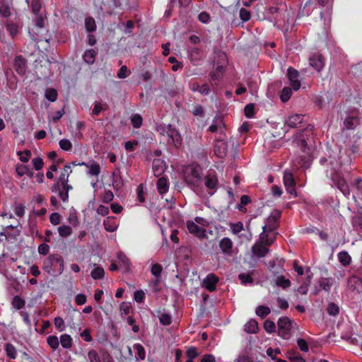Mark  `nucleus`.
<instances>
[{"label":"nucleus","instance_id":"2eb2a0df","mask_svg":"<svg viewBox=\"0 0 362 362\" xmlns=\"http://www.w3.org/2000/svg\"><path fill=\"white\" fill-rule=\"evenodd\" d=\"M186 226L190 233L198 238H204L206 235V230L199 226L196 222L187 221Z\"/></svg>","mask_w":362,"mask_h":362},{"label":"nucleus","instance_id":"423d86ee","mask_svg":"<svg viewBox=\"0 0 362 362\" xmlns=\"http://www.w3.org/2000/svg\"><path fill=\"white\" fill-rule=\"evenodd\" d=\"M361 125H362V117L359 115L358 110L351 111L347 113L344 119L342 133L346 134L345 131L354 130Z\"/></svg>","mask_w":362,"mask_h":362},{"label":"nucleus","instance_id":"4c0bfd02","mask_svg":"<svg viewBox=\"0 0 362 362\" xmlns=\"http://www.w3.org/2000/svg\"><path fill=\"white\" fill-rule=\"evenodd\" d=\"M229 226L231 233L234 235H237L244 230V225L241 221L237 223H230Z\"/></svg>","mask_w":362,"mask_h":362},{"label":"nucleus","instance_id":"8fccbe9b","mask_svg":"<svg viewBox=\"0 0 362 362\" xmlns=\"http://www.w3.org/2000/svg\"><path fill=\"white\" fill-rule=\"evenodd\" d=\"M47 342L53 349H57L59 345V341L56 336H49L47 338Z\"/></svg>","mask_w":362,"mask_h":362},{"label":"nucleus","instance_id":"774afa93","mask_svg":"<svg viewBox=\"0 0 362 362\" xmlns=\"http://www.w3.org/2000/svg\"><path fill=\"white\" fill-rule=\"evenodd\" d=\"M12 305L14 308L19 310V309H21L24 306L25 302L20 297L15 296L13 299Z\"/></svg>","mask_w":362,"mask_h":362},{"label":"nucleus","instance_id":"4d7b16f0","mask_svg":"<svg viewBox=\"0 0 362 362\" xmlns=\"http://www.w3.org/2000/svg\"><path fill=\"white\" fill-rule=\"evenodd\" d=\"M238 278L243 284H252L253 282V279L250 274H240Z\"/></svg>","mask_w":362,"mask_h":362},{"label":"nucleus","instance_id":"7ed1b4c3","mask_svg":"<svg viewBox=\"0 0 362 362\" xmlns=\"http://www.w3.org/2000/svg\"><path fill=\"white\" fill-rule=\"evenodd\" d=\"M69 177H66L64 174L60 175L56 183L52 187V192L58 193L59 198L63 202H66L69 200V192L72 189V186L68 184Z\"/></svg>","mask_w":362,"mask_h":362},{"label":"nucleus","instance_id":"cd10ccee","mask_svg":"<svg viewBox=\"0 0 362 362\" xmlns=\"http://www.w3.org/2000/svg\"><path fill=\"white\" fill-rule=\"evenodd\" d=\"M245 331L248 334H255L258 331V323L257 322L252 319L249 320L244 326Z\"/></svg>","mask_w":362,"mask_h":362},{"label":"nucleus","instance_id":"69168bd1","mask_svg":"<svg viewBox=\"0 0 362 362\" xmlns=\"http://www.w3.org/2000/svg\"><path fill=\"white\" fill-rule=\"evenodd\" d=\"M11 8L6 4H1L0 6V15L3 17L7 18L11 16Z\"/></svg>","mask_w":362,"mask_h":362},{"label":"nucleus","instance_id":"6ab92c4d","mask_svg":"<svg viewBox=\"0 0 362 362\" xmlns=\"http://www.w3.org/2000/svg\"><path fill=\"white\" fill-rule=\"evenodd\" d=\"M14 68L16 72L23 76L26 71V62L22 56H17L14 61Z\"/></svg>","mask_w":362,"mask_h":362},{"label":"nucleus","instance_id":"c03bdc74","mask_svg":"<svg viewBox=\"0 0 362 362\" xmlns=\"http://www.w3.org/2000/svg\"><path fill=\"white\" fill-rule=\"evenodd\" d=\"M117 258L124 269H128L129 267L130 262L128 257L122 252H119L117 254Z\"/></svg>","mask_w":362,"mask_h":362},{"label":"nucleus","instance_id":"a18cd8bd","mask_svg":"<svg viewBox=\"0 0 362 362\" xmlns=\"http://www.w3.org/2000/svg\"><path fill=\"white\" fill-rule=\"evenodd\" d=\"M45 96L48 100L54 102L57 99V92L54 88H48L45 91Z\"/></svg>","mask_w":362,"mask_h":362},{"label":"nucleus","instance_id":"f03ea898","mask_svg":"<svg viewBox=\"0 0 362 362\" xmlns=\"http://www.w3.org/2000/svg\"><path fill=\"white\" fill-rule=\"evenodd\" d=\"M270 270L274 276H276L274 279L275 286L281 287L283 289L291 286V281L288 279H286L284 275H277L284 272V261L282 259H276L270 262Z\"/></svg>","mask_w":362,"mask_h":362},{"label":"nucleus","instance_id":"473e14b6","mask_svg":"<svg viewBox=\"0 0 362 362\" xmlns=\"http://www.w3.org/2000/svg\"><path fill=\"white\" fill-rule=\"evenodd\" d=\"M59 343L63 348L70 349L72 346V338L69 334H62L60 337Z\"/></svg>","mask_w":362,"mask_h":362},{"label":"nucleus","instance_id":"864d4df0","mask_svg":"<svg viewBox=\"0 0 362 362\" xmlns=\"http://www.w3.org/2000/svg\"><path fill=\"white\" fill-rule=\"evenodd\" d=\"M245 115L247 118H252L255 115V105L252 103L247 104L244 109Z\"/></svg>","mask_w":362,"mask_h":362},{"label":"nucleus","instance_id":"7c9ffc66","mask_svg":"<svg viewBox=\"0 0 362 362\" xmlns=\"http://www.w3.org/2000/svg\"><path fill=\"white\" fill-rule=\"evenodd\" d=\"M338 259L343 266H348L351 262V257L346 251H341L338 253Z\"/></svg>","mask_w":362,"mask_h":362},{"label":"nucleus","instance_id":"9b49d317","mask_svg":"<svg viewBox=\"0 0 362 362\" xmlns=\"http://www.w3.org/2000/svg\"><path fill=\"white\" fill-rule=\"evenodd\" d=\"M287 77L292 89L295 91L298 90L301 86L298 71L292 67H289L287 69Z\"/></svg>","mask_w":362,"mask_h":362},{"label":"nucleus","instance_id":"6e6d98bb","mask_svg":"<svg viewBox=\"0 0 362 362\" xmlns=\"http://www.w3.org/2000/svg\"><path fill=\"white\" fill-rule=\"evenodd\" d=\"M32 164L35 170H40L44 165V161L42 158L36 157L32 160Z\"/></svg>","mask_w":362,"mask_h":362},{"label":"nucleus","instance_id":"09e8293b","mask_svg":"<svg viewBox=\"0 0 362 362\" xmlns=\"http://www.w3.org/2000/svg\"><path fill=\"white\" fill-rule=\"evenodd\" d=\"M131 121L133 127L137 129L141 126L143 119L140 115L134 114L132 116Z\"/></svg>","mask_w":362,"mask_h":362},{"label":"nucleus","instance_id":"f704fd0d","mask_svg":"<svg viewBox=\"0 0 362 362\" xmlns=\"http://www.w3.org/2000/svg\"><path fill=\"white\" fill-rule=\"evenodd\" d=\"M333 279L331 278H322L319 281V286L326 291H329L333 284Z\"/></svg>","mask_w":362,"mask_h":362},{"label":"nucleus","instance_id":"3c124183","mask_svg":"<svg viewBox=\"0 0 362 362\" xmlns=\"http://www.w3.org/2000/svg\"><path fill=\"white\" fill-rule=\"evenodd\" d=\"M327 311L329 315L335 316L339 314V308L337 304L330 303L327 305Z\"/></svg>","mask_w":362,"mask_h":362},{"label":"nucleus","instance_id":"5701e85b","mask_svg":"<svg viewBox=\"0 0 362 362\" xmlns=\"http://www.w3.org/2000/svg\"><path fill=\"white\" fill-rule=\"evenodd\" d=\"M349 286L353 290H362V280L357 276L353 275L348 279Z\"/></svg>","mask_w":362,"mask_h":362},{"label":"nucleus","instance_id":"9d476101","mask_svg":"<svg viewBox=\"0 0 362 362\" xmlns=\"http://www.w3.org/2000/svg\"><path fill=\"white\" fill-rule=\"evenodd\" d=\"M346 139L344 141L346 146L354 154L358 152L359 145L357 144L361 136L357 134L346 133Z\"/></svg>","mask_w":362,"mask_h":362},{"label":"nucleus","instance_id":"6e6552de","mask_svg":"<svg viewBox=\"0 0 362 362\" xmlns=\"http://www.w3.org/2000/svg\"><path fill=\"white\" fill-rule=\"evenodd\" d=\"M330 177L333 183L344 195L348 196L350 194V189L346 182L334 168L330 170Z\"/></svg>","mask_w":362,"mask_h":362},{"label":"nucleus","instance_id":"aec40b11","mask_svg":"<svg viewBox=\"0 0 362 362\" xmlns=\"http://www.w3.org/2000/svg\"><path fill=\"white\" fill-rule=\"evenodd\" d=\"M103 225L107 231L113 232L117 228L119 223L115 217L108 216L104 220Z\"/></svg>","mask_w":362,"mask_h":362},{"label":"nucleus","instance_id":"b1692460","mask_svg":"<svg viewBox=\"0 0 362 362\" xmlns=\"http://www.w3.org/2000/svg\"><path fill=\"white\" fill-rule=\"evenodd\" d=\"M224 129V123L221 117H216L210 125L209 130L211 132H222Z\"/></svg>","mask_w":362,"mask_h":362},{"label":"nucleus","instance_id":"39448f33","mask_svg":"<svg viewBox=\"0 0 362 362\" xmlns=\"http://www.w3.org/2000/svg\"><path fill=\"white\" fill-rule=\"evenodd\" d=\"M185 182L192 187L198 185L201 179V168L198 165L187 166L183 172Z\"/></svg>","mask_w":362,"mask_h":362},{"label":"nucleus","instance_id":"052dcab7","mask_svg":"<svg viewBox=\"0 0 362 362\" xmlns=\"http://www.w3.org/2000/svg\"><path fill=\"white\" fill-rule=\"evenodd\" d=\"M55 327L59 331L62 332L65 329L64 321L61 317H57L54 320Z\"/></svg>","mask_w":362,"mask_h":362},{"label":"nucleus","instance_id":"ddd939ff","mask_svg":"<svg viewBox=\"0 0 362 362\" xmlns=\"http://www.w3.org/2000/svg\"><path fill=\"white\" fill-rule=\"evenodd\" d=\"M219 281L218 276L214 274H209L205 279L203 280V286L209 291L213 292L216 290V285Z\"/></svg>","mask_w":362,"mask_h":362},{"label":"nucleus","instance_id":"37998d69","mask_svg":"<svg viewBox=\"0 0 362 362\" xmlns=\"http://www.w3.org/2000/svg\"><path fill=\"white\" fill-rule=\"evenodd\" d=\"M267 233V232H264L263 230V232L259 235V240L258 242L264 245L269 246L273 243L274 238H269Z\"/></svg>","mask_w":362,"mask_h":362},{"label":"nucleus","instance_id":"2f4dec72","mask_svg":"<svg viewBox=\"0 0 362 362\" xmlns=\"http://www.w3.org/2000/svg\"><path fill=\"white\" fill-rule=\"evenodd\" d=\"M215 154L219 158H223L226 155L227 147L223 142L218 143L214 149Z\"/></svg>","mask_w":362,"mask_h":362},{"label":"nucleus","instance_id":"412c9836","mask_svg":"<svg viewBox=\"0 0 362 362\" xmlns=\"http://www.w3.org/2000/svg\"><path fill=\"white\" fill-rule=\"evenodd\" d=\"M303 119V115L295 114L288 117L286 121V124L290 127L296 128L302 123Z\"/></svg>","mask_w":362,"mask_h":362},{"label":"nucleus","instance_id":"13d9d810","mask_svg":"<svg viewBox=\"0 0 362 362\" xmlns=\"http://www.w3.org/2000/svg\"><path fill=\"white\" fill-rule=\"evenodd\" d=\"M32 11L36 16H37L41 9V4L40 0H32L30 4Z\"/></svg>","mask_w":362,"mask_h":362},{"label":"nucleus","instance_id":"4468645a","mask_svg":"<svg viewBox=\"0 0 362 362\" xmlns=\"http://www.w3.org/2000/svg\"><path fill=\"white\" fill-rule=\"evenodd\" d=\"M218 246L224 255L228 257L233 255V243L229 238L225 237L222 238L219 242Z\"/></svg>","mask_w":362,"mask_h":362},{"label":"nucleus","instance_id":"0e129e2a","mask_svg":"<svg viewBox=\"0 0 362 362\" xmlns=\"http://www.w3.org/2000/svg\"><path fill=\"white\" fill-rule=\"evenodd\" d=\"M296 161L298 162V165H296L297 168H308L310 166V161L308 159L305 158L299 157L296 159Z\"/></svg>","mask_w":362,"mask_h":362},{"label":"nucleus","instance_id":"a19ab883","mask_svg":"<svg viewBox=\"0 0 362 362\" xmlns=\"http://www.w3.org/2000/svg\"><path fill=\"white\" fill-rule=\"evenodd\" d=\"M277 228V222L274 220H270L269 216L267 219L266 224L263 226L264 232H272Z\"/></svg>","mask_w":362,"mask_h":362},{"label":"nucleus","instance_id":"f8f14e48","mask_svg":"<svg viewBox=\"0 0 362 362\" xmlns=\"http://www.w3.org/2000/svg\"><path fill=\"white\" fill-rule=\"evenodd\" d=\"M88 358L90 362H113L111 356L108 353L103 352L101 356H99L94 349L88 352Z\"/></svg>","mask_w":362,"mask_h":362},{"label":"nucleus","instance_id":"79ce46f5","mask_svg":"<svg viewBox=\"0 0 362 362\" xmlns=\"http://www.w3.org/2000/svg\"><path fill=\"white\" fill-rule=\"evenodd\" d=\"M107 107L108 106L107 104H103L100 102H95L94 107L92 110V114L95 116H98L103 110L107 109Z\"/></svg>","mask_w":362,"mask_h":362},{"label":"nucleus","instance_id":"1a4fd4ad","mask_svg":"<svg viewBox=\"0 0 362 362\" xmlns=\"http://www.w3.org/2000/svg\"><path fill=\"white\" fill-rule=\"evenodd\" d=\"M283 180L287 192L296 197L297 195L296 190V180L290 170H286L284 171Z\"/></svg>","mask_w":362,"mask_h":362},{"label":"nucleus","instance_id":"680f3d73","mask_svg":"<svg viewBox=\"0 0 362 362\" xmlns=\"http://www.w3.org/2000/svg\"><path fill=\"white\" fill-rule=\"evenodd\" d=\"M264 328L268 333H272L276 329V325L273 321L267 320L264 323Z\"/></svg>","mask_w":362,"mask_h":362},{"label":"nucleus","instance_id":"338daca9","mask_svg":"<svg viewBox=\"0 0 362 362\" xmlns=\"http://www.w3.org/2000/svg\"><path fill=\"white\" fill-rule=\"evenodd\" d=\"M18 155L19 156V159L23 162V163H27L28 162L30 156H31V152L28 150L27 151H25L23 152L22 151H18Z\"/></svg>","mask_w":362,"mask_h":362},{"label":"nucleus","instance_id":"58836bf2","mask_svg":"<svg viewBox=\"0 0 362 362\" xmlns=\"http://www.w3.org/2000/svg\"><path fill=\"white\" fill-rule=\"evenodd\" d=\"M255 313L257 315L264 319L270 313V308L264 305H259L256 308Z\"/></svg>","mask_w":362,"mask_h":362},{"label":"nucleus","instance_id":"de8ad7c7","mask_svg":"<svg viewBox=\"0 0 362 362\" xmlns=\"http://www.w3.org/2000/svg\"><path fill=\"white\" fill-rule=\"evenodd\" d=\"M86 29L88 32H93L96 29L95 21L93 18L88 17L85 21Z\"/></svg>","mask_w":362,"mask_h":362},{"label":"nucleus","instance_id":"e2e57ef3","mask_svg":"<svg viewBox=\"0 0 362 362\" xmlns=\"http://www.w3.org/2000/svg\"><path fill=\"white\" fill-rule=\"evenodd\" d=\"M297 344L300 351L308 352L309 346L307 341L304 339L299 338L297 339Z\"/></svg>","mask_w":362,"mask_h":362},{"label":"nucleus","instance_id":"f257e3e1","mask_svg":"<svg viewBox=\"0 0 362 362\" xmlns=\"http://www.w3.org/2000/svg\"><path fill=\"white\" fill-rule=\"evenodd\" d=\"M64 267L63 257L59 254H53L44 260L42 269L49 274L56 276L63 272Z\"/></svg>","mask_w":362,"mask_h":362},{"label":"nucleus","instance_id":"72a5a7b5","mask_svg":"<svg viewBox=\"0 0 362 362\" xmlns=\"http://www.w3.org/2000/svg\"><path fill=\"white\" fill-rule=\"evenodd\" d=\"M5 351L6 356L11 359H15L17 357V350L16 347L10 343L6 344Z\"/></svg>","mask_w":362,"mask_h":362},{"label":"nucleus","instance_id":"5fc2aeb1","mask_svg":"<svg viewBox=\"0 0 362 362\" xmlns=\"http://www.w3.org/2000/svg\"><path fill=\"white\" fill-rule=\"evenodd\" d=\"M160 322L163 325H169L171 323V316L166 313H162L159 315Z\"/></svg>","mask_w":362,"mask_h":362},{"label":"nucleus","instance_id":"ea45409f","mask_svg":"<svg viewBox=\"0 0 362 362\" xmlns=\"http://www.w3.org/2000/svg\"><path fill=\"white\" fill-rule=\"evenodd\" d=\"M58 233L62 238H66L71 235L72 228L69 226L62 225L58 228Z\"/></svg>","mask_w":362,"mask_h":362},{"label":"nucleus","instance_id":"20e7f679","mask_svg":"<svg viewBox=\"0 0 362 362\" xmlns=\"http://www.w3.org/2000/svg\"><path fill=\"white\" fill-rule=\"evenodd\" d=\"M277 325L278 335L284 339H290L292 333L298 329L296 322L287 317L279 318Z\"/></svg>","mask_w":362,"mask_h":362},{"label":"nucleus","instance_id":"dca6fc26","mask_svg":"<svg viewBox=\"0 0 362 362\" xmlns=\"http://www.w3.org/2000/svg\"><path fill=\"white\" fill-rule=\"evenodd\" d=\"M166 170V165L163 160L157 158L153 161V172L156 177L162 175Z\"/></svg>","mask_w":362,"mask_h":362},{"label":"nucleus","instance_id":"a211bd4d","mask_svg":"<svg viewBox=\"0 0 362 362\" xmlns=\"http://www.w3.org/2000/svg\"><path fill=\"white\" fill-rule=\"evenodd\" d=\"M252 252L255 256L257 257H263L269 252V249L267 245L257 242L252 246Z\"/></svg>","mask_w":362,"mask_h":362},{"label":"nucleus","instance_id":"4be33fe9","mask_svg":"<svg viewBox=\"0 0 362 362\" xmlns=\"http://www.w3.org/2000/svg\"><path fill=\"white\" fill-rule=\"evenodd\" d=\"M16 172L20 177L26 175L29 177H33L34 175L33 172L29 166L24 164H17L16 167Z\"/></svg>","mask_w":362,"mask_h":362},{"label":"nucleus","instance_id":"a878e982","mask_svg":"<svg viewBox=\"0 0 362 362\" xmlns=\"http://www.w3.org/2000/svg\"><path fill=\"white\" fill-rule=\"evenodd\" d=\"M168 180L165 177H160L157 181V189L160 194H163L168 191Z\"/></svg>","mask_w":362,"mask_h":362},{"label":"nucleus","instance_id":"603ef678","mask_svg":"<svg viewBox=\"0 0 362 362\" xmlns=\"http://www.w3.org/2000/svg\"><path fill=\"white\" fill-rule=\"evenodd\" d=\"M59 145L60 148L65 151H69L72 148L71 142L66 139H61L59 142Z\"/></svg>","mask_w":362,"mask_h":362},{"label":"nucleus","instance_id":"bf43d9fd","mask_svg":"<svg viewBox=\"0 0 362 362\" xmlns=\"http://www.w3.org/2000/svg\"><path fill=\"white\" fill-rule=\"evenodd\" d=\"M162 270H163L162 266L160 264L156 263V264H153L151 266V272L154 276L159 277L161 274Z\"/></svg>","mask_w":362,"mask_h":362},{"label":"nucleus","instance_id":"c85d7f7f","mask_svg":"<svg viewBox=\"0 0 362 362\" xmlns=\"http://www.w3.org/2000/svg\"><path fill=\"white\" fill-rule=\"evenodd\" d=\"M286 357L291 362H305V360L300 356V354L295 350H289L286 353Z\"/></svg>","mask_w":362,"mask_h":362},{"label":"nucleus","instance_id":"bb28decb","mask_svg":"<svg viewBox=\"0 0 362 362\" xmlns=\"http://www.w3.org/2000/svg\"><path fill=\"white\" fill-rule=\"evenodd\" d=\"M112 186L115 189L119 190L123 186V181L119 171H115L112 175Z\"/></svg>","mask_w":362,"mask_h":362},{"label":"nucleus","instance_id":"49530a36","mask_svg":"<svg viewBox=\"0 0 362 362\" xmlns=\"http://www.w3.org/2000/svg\"><path fill=\"white\" fill-rule=\"evenodd\" d=\"M105 271L101 267H98L92 270L91 276L94 279H101L103 278Z\"/></svg>","mask_w":362,"mask_h":362},{"label":"nucleus","instance_id":"393cba45","mask_svg":"<svg viewBox=\"0 0 362 362\" xmlns=\"http://www.w3.org/2000/svg\"><path fill=\"white\" fill-rule=\"evenodd\" d=\"M78 165H85L87 168H88V173L91 175L98 176L100 173V165L94 161L90 164L83 162Z\"/></svg>","mask_w":362,"mask_h":362},{"label":"nucleus","instance_id":"0eeeda50","mask_svg":"<svg viewBox=\"0 0 362 362\" xmlns=\"http://www.w3.org/2000/svg\"><path fill=\"white\" fill-rule=\"evenodd\" d=\"M160 134L163 135L166 134L168 137V142L172 144L175 147L178 148L181 146V135L171 124H168L167 127H164L162 132H160Z\"/></svg>","mask_w":362,"mask_h":362},{"label":"nucleus","instance_id":"c9c22d12","mask_svg":"<svg viewBox=\"0 0 362 362\" xmlns=\"http://www.w3.org/2000/svg\"><path fill=\"white\" fill-rule=\"evenodd\" d=\"M292 95V88L284 87L280 93V99L283 103L289 100Z\"/></svg>","mask_w":362,"mask_h":362},{"label":"nucleus","instance_id":"e433bc0d","mask_svg":"<svg viewBox=\"0 0 362 362\" xmlns=\"http://www.w3.org/2000/svg\"><path fill=\"white\" fill-rule=\"evenodd\" d=\"M133 347L136 351V359L144 360L146 358V351L144 346L140 344H135Z\"/></svg>","mask_w":362,"mask_h":362},{"label":"nucleus","instance_id":"f3484780","mask_svg":"<svg viewBox=\"0 0 362 362\" xmlns=\"http://www.w3.org/2000/svg\"><path fill=\"white\" fill-rule=\"evenodd\" d=\"M204 185L211 192H209L210 195L214 194L218 185V179L216 175H208L204 177Z\"/></svg>","mask_w":362,"mask_h":362},{"label":"nucleus","instance_id":"c756f323","mask_svg":"<svg viewBox=\"0 0 362 362\" xmlns=\"http://www.w3.org/2000/svg\"><path fill=\"white\" fill-rule=\"evenodd\" d=\"M97 52L93 49H88L85 52V53L83 55V59L85 62H86L88 64H93L95 62V57H96Z\"/></svg>","mask_w":362,"mask_h":362}]
</instances>
